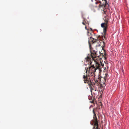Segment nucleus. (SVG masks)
I'll return each mask as SVG.
<instances>
[{
    "label": "nucleus",
    "mask_w": 129,
    "mask_h": 129,
    "mask_svg": "<svg viewBox=\"0 0 129 129\" xmlns=\"http://www.w3.org/2000/svg\"><path fill=\"white\" fill-rule=\"evenodd\" d=\"M89 48L91 52V57L87 56L85 58L86 61H90V66L87 68L86 70V75H83V78L84 83H92L91 82L92 78L94 77V74L97 69H101V60L102 58L97 56L96 52L93 50L89 41Z\"/></svg>",
    "instance_id": "nucleus-1"
},
{
    "label": "nucleus",
    "mask_w": 129,
    "mask_h": 129,
    "mask_svg": "<svg viewBox=\"0 0 129 129\" xmlns=\"http://www.w3.org/2000/svg\"><path fill=\"white\" fill-rule=\"evenodd\" d=\"M88 85L89 87L90 88V91L91 93V96L89 95L88 97V99L89 100H92L93 98V97H92V90H94V89L93 88V85L92 83H88Z\"/></svg>",
    "instance_id": "nucleus-6"
},
{
    "label": "nucleus",
    "mask_w": 129,
    "mask_h": 129,
    "mask_svg": "<svg viewBox=\"0 0 129 129\" xmlns=\"http://www.w3.org/2000/svg\"><path fill=\"white\" fill-rule=\"evenodd\" d=\"M91 106H90V107H89V108H90L91 107Z\"/></svg>",
    "instance_id": "nucleus-12"
},
{
    "label": "nucleus",
    "mask_w": 129,
    "mask_h": 129,
    "mask_svg": "<svg viewBox=\"0 0 129 129\" xmlns=\"http://www.w3.org/2000/svg\"><path fill=\"white\" fill-rule=\"evenodd\" d=\"M87 30H89V31H91V32H89V31H88L87 32V33H90V34H91V33H93V31H92V29L91 28H89L88 29H87Z\"/></svg>",
    "instance_id": "nucleus-7"
},
{
    "label": "nucleus",
    "mask_w": 129,
    "mask_h": 129,
    "mask_svg": "<svg viewBox=\"0 0 129 129\" xmlns=\"http://www.w3.org/2000/svg\"><path fill=\"white\" fill-rule=\"evenodd\" d=\"M82 24L85 26L86 25V24H87V23L86 22L85 19H84L83 21L82 22Z\"/></svg>",
    "instance_id": "nucleus-8"
},
{
    "label": "nucleus",
    "mask_w": 129,
    "mask_h": 129,
    "mask_svg": "<svg viewBox=\"0 0 129 129\" xmlns=\"http://www.w3.org/2000/svg\"><path fill=\"white\" fill-rule=\"evenodd\" d=\"M109 79V75L108 74L105 73V75L103 77H101L100 78H98V80H95V83L94 84H98L99 83L100 85V87L104 88L106 86V80Z\"/></svg>",
    "instance_id": "nucleus-3"
},
{
    "label": "nucleus",
    "mask_w": 129,
    "mask_h": 129,
    "mask_svg": "<svg viewBox=\"0 0 129 129\" xmlns=\"http://www.w3.org/2000/svg\"><path fill=\"white\" fill-rule=\"evenodd\" d=\"M105 22L102 23L101 24V27L103 28L104 35L102 36L100 35L97 36L94 34V36H96V38H94L92 37H90L91 42L93 43H94L97 41V40H100L102 41L103 44L104 46L105 44L107 42V39L105 35L106 31L107 28L108 26L107 24L108 20L106 19H105L104 20Z\"/></svg>",
    "instance_id": "nucleus-2"
},
{
    "label": "nucleus",
    "mask_w": 129,
    "mask_h": 129,
    "mask_svg": "<svg viewBox=\"0 0 129 129\" xmlns=\"http://www.w3.org/2000/svg\"><path fill=\"white\" fill-rule=\"evenodd\" d=\"M95 100V99L94 98H93V99H92V100L91 101H90V102L92 103H94Z\"/></svg>",
    "instance_id": "nucleus-9"
},
{
    "label": "nucleus",
    "mask_w": 129,
    "mask_h": 129,
    "mask_svg": "<svg viewBox=\"0 0 129 129\" xmlns=\"http://www.w3.org/2000/svg\"><path fill=\"white\" fill-rule=\"evenodd\" d=\"M100 3L99 4V6L100 8L101 7H103V10L102 12L104 14L106 15L107 14V10L106 8H105V6L107 5H108V3H107L106 1H104V3L102 4L101 1H99V2H96V4L97 3Z\"/></svg>",
    "instance_id": "nucleus-5"
},
{
    "label": "nucleus",
    "mask_w": 129,
    "mask_h": 129,
    "mask_svg": "<svg viewBox=\"0 0 129 129\" xmlns=\"http://www.w3.org/2000/svg\"><path fill=\"white\" fill-rule=\"evenodd\" d=\"M122 71L123 72H124V70H122Z\"/></svg>",
    "instance_id": "nucleus-11"
},
{
    "label": "nucleus",
    "mask_w": 129,
    "mask_h": 129,
    "mask_svg": "<svg viewBox=\"0 0 129 129\" xmlns=\"http://www.w3.org/2000/svg\"><path fill=\"white\" fill-rule=\"evenodd\" d=\"M85 29H86V30H87V27L86 26V25L85 26Z\"/></svg>",
    "instance_id": "nucleus-10"
},
{
    "label": "nucleus",
    "mask_w": 129,
    "mask_h": 129,
    "mask_svg": "<svg viewBox=\"0 0 129 129\" xmlns=\"http://www.w3.org/2000/svg\"><path fill=\"white\" fill-rule=\"evenodd\" d=\"M96 108H93V112L94 114L93 119L90 122L91 124L92 125H94L93 129H100L98 128V121L96 117V114L95 113V111L96 110Z\"/></svg>",
    "instance_id": "nucleus-4"
}]
</instances>
